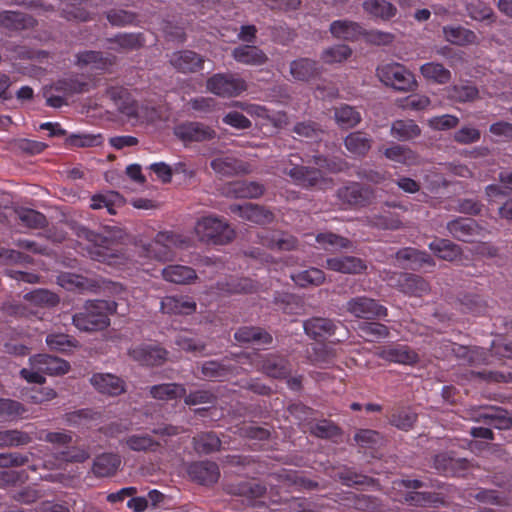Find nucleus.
<instances>
[{"label":"nucleus","instance_id":"obj_1","mask_svg":"<svg viewBox=\"0 0 512 512\" xmlns=\"http://www.w3.org/2000/svg\"><path fill=\"white\" fill-rule=\"evenodd\" d=\"M80 245H85L88 255L99 262H106L118 268L129 265V260L124 254H118L112 246L123 239L124 232L116 226H106L101 233H94L84 226L73 227Z\"/></svg>","mask_w":512,"mask_h":512},{"label":"nucleus","instance_id":"obj_2","mask_svg":"<svg viewBox=\"0 0 512 512\" xmlns=\"http://www.w3.org/2000/svg\"><path fill=\"white\" fill-rule=\"evenodd\" d=\"M186 244L187 240L182 235L171 231H161L150 243L137 245L139 256L134 260V264L144 266L151 260L160 262L172 260L175 256V249L182 248Z\"/></svg>","mask_w":512,"mask_h":512},{"label":"nucleus","instance_id":"obj_3","mask_svg":"<svg viewBox=\"0 0 512 512\" xmlns=\"http://www.w3.org/2000/svg\"><path fill=\"white\" fill-rule=\"evenodd\" d=\"M114 301L95 300L86 303L83 311L73 316V324L81 331L102 330L109 326V316L116 312Z\"/></svg>","mask_w":512,"mask_h":512},{"label":"nucleus","instance_id":"obj_4","mask_svg":"<svg viewBox=\"0 0 512 512\" xmlns=\"http://www.w3.org/2000/svg\"><path fill=\"white\" fill-rule=\"evenodd\" d=\"M69 368V363L61 358L39 354L30 358V368H23L20 374L30 383L42 384L45 381L44 375H63Z\"/></svg>","mask_w":512,"mask_h":512},{"label":"nucleus","instance_id":"obj_5","mask_svg":"<svg viewBox=\"0 0 512 512\" xmlns=\"http://www.w3.org/2000/svg\"><path fill=\"white\" fill-rule=\"evenodd\" d=\"M194 231L200 241L208 244L222 245L234 238V230L217 216L202 217L196 222Z\"/></svg>","mask_w":512,"mask_h":512},{"label":"nucleus","instance_id":"obj_6","mask_svg":"<svg viewBox=\"0 0 512 512\" xmlns=\"http://www.w3.org/2000/svg\"><path fill=\"white\" fill-rule=\"evenodd\" d=\"M379 80L399 91H413L417 87V81L412 72L399 63H387L377 68Z\"/></svg>","mask_w":512,"mask_h":512},{"label":"nucleus","instance_id":"obj_7","mask_svg":"<svg viewBox=\"0 0 512 512\" xmlns=\"http://www.w3.org/2000/svg\"><path fill=\"white\" fill-rule=\"evenodd\" d=\"M207 90L220 97H235L247 89L246 82L230 74H215L207 80Z\"/></svg>","mask_w":512,"mask_h":512},{"label":"nucleus","instance_id":"obj_8","mask_svg":"<svg viewBox=\"0 0 512 512\" xmlns=\"http://www.w3.org/2000/svg\"><path fill=\"white\" fill-rule=\"evenodd\" d=\"M346 310L354 317L361 319H375L387 315V309L384 306L365 296L350 299L346 303Z\"/></svg>","mask_w":512,"mask_h":512},{"label":"nucleus","instance_id":"obj_9","mask_svg":"<svg viewBox=\"0 0 512 512\" xmlns=\"http://www.w3.org/2000/svg\"><path fill=\"white\" fill-rule=\"evenodd\" d=\"M174 134L184 143L202 142L216 136L212 128L199 122L181 123L174 127Z\"/></svg>","mask_w":512,"mask_h":512},{"label":"nucleus","instance_id":"obj_10","mask_svg":"<svg viewBox=\"0 0 512 512\" xmlns=\"http://www.w3.org/2000/svg\"><path fill=\"white\" fill-rule=\"evenodd\" d=\"M91 385L102 394L120 395L125 391V382L111 373H95L90 378Z\"/></svg>","mask_w":512,"mask_h":512},{"label":"nucleus","instance_id":"obj_11","mask_svg":"<svg viewBox=\"0 0 512 512\" xmlns=\"http://www.w3.org/2000/svg\"><path fill=\"white\" fill-rule=\"evenodd\" d=\"M130 356L143 365H159L166 359L167 352L154 344H139L129 351Z\"/></svg>","mask_w":512,"mask_h":512},{"label":"nucleus","instance_id":"obj_12","mask_svg":"<svg viewBox=\"0 0 512 512\" xmlns=\"http://www.w3.org/2000/svg\"><path fill=\"white\" fill-rule=\"evenodd\" d=\"M284 173L288 174L297 185L302 187L323 188L327 184L318 169L309 170L303 166L295 165L290 170L284 169Z\"/></svg>","mask_w":512,"mask_h":512},{"label":"nucleus","instance_id":"obj_13","mask_svg":"<svg viewBox=\"0 0 512 512\" xmlns=\"http://www.w3.org/2000/svg\"><path fill=\"white\" fill-rule=\"evenodd\" d=\"M25 309L36 313L37 309L51 308L59 303V297L46 289H36L24 295Z\"/></svg>","mask_w":512,"mask_h":512},{"label":"nucleus","instance_id":"obj_14","mask_svg":"<svg viewBox=\"0 0 512 512\" xmlns=\"http://www.w3.org/2000/svg\"><path fill=\"white\" fill-rule=\"evenodd\" d=\"M376 354L383 360L398 364H413L418 360L416 352L400 344L380 348Z\"/></svg>","mask_w":512,"mask_h":512},{"label":"nucleus","instance_id":"obj_15","mask_svg":"<svg viewBox=\"0 0 512 512\" xmlns=\"http://www.w3.org/2000/svg\"><path fill=\"white\" fill-rule=\"evenodd\" d=\"M327 268L344 274H359L366 270L365 262L355 256H339L326 260Z\"/></svg>","mask_w":512,"mask_h":512},{"label":"nucleus","instance_id":"obj_16","mask_svg":"<svg viewBox=\"0 0 512 512\" xmlns=\"http://www.w3.org/2000/svg\"><path fill=\"white\" fill-rule=\"evenodd\" d=\"M196 310V303L188 296H166L161 301V311L170 315H189Z\"/></svg>","mask_w":512,"mask_h":512},{"label":"nucleus","instance_id":"obj_17","mask_svg":"<svg viewBox=\"0 0 512 512\" xmlns=\"http://www.w3.org/2000/svg\"><path fill=\"white\" fill-rule=\"evenodd\" d=\"M260 367L264 373L273 378H284L290 373V368L285 359L272 356L267 359H263L260 355H255V359L251 360V364Z\"/></svg>","mask_w":512,"mask_h":512},{"label":"nucleus","instance_id":"obj_18","mask_svg":"<svg viewBox=\"0 0 512 512\" xmlns=\"http://www.w3.org/2000/svg\"><path fill=\"white\" fill-rule=\"evenodd\" d=\"M231 212L238 213L245 220L256 224H267L273 220V214L263 207L247 203L244 205H232Z\"/></svg>","mask_w":512,"mask_h":512},{"label":"nucleus","instance_id":"obj_19","mask_svg":"<svg viewBox=\"0 0 512 512\" xmlns=\"http://www.w3.org/2000/svg\"><path fill=\"white\" fill-rule=\"evenodd\" d=\"M170 63L178 71L187 73L202 69L204 60L195 52L185 50L173 53L170 58Z\"/></svg>","mask_w":512,"mask_h":512},{"label":"nucleus","instance_id":"obj_20","mask_svg":"<svg viewBox=\"0 0 512 512\" xmlns=\"http://www.w3.org/2000/svg\"><path fill=\"white\" fill-rule=\"evenodd\" d=\"M329 30L333 37L346 41H356L364 33L359 23L346 19L333 21Z\"/></svg>","mask_w":512,"mask_h":512},{"label":"nucleus","instance_id":"obj_21","mask_svg":"<svg viewBox=\"0 0 512 512\" xmlns=\"http://www.w3.org/2000/svg\"><path fill=\"white\" fill-rule=\"evenodd\" d=\"M188 472L192 479L205 485L217 482L220 476L217 464L207 461L193 463Z\"/></svg>","mask_w":512,"mask_h":512},{"label":"nucleus","instance_id":"obj_22","mask_svg":"<svg viewBox=\"0 0 512 512\" xmlns=\"http://www.w3.org/2000/svg\"><path fill=\"white\" fill-rule=\"evenodd\" d=\"M120 110L123 115L135 118L141 122L156 123L163 119L161 110L149 105L138 106L131 103L120 108Z\"/></svg>","mask_w":512,"mask_h":512},{"label":"nucleus","instance_id":"obj_23","mask_svg":"<svg viewBox=\"0 0 512 512\" xmlns=\"http://www.w3.org/2000/svg\"><path fill=\"white\" fill-rule=\"evenodd\" d=\"M447 228L454 238L465 242L471 241L473 236L479 235L482 231L470 218L453 220L448 223Z\"/></svg>","mask_w":512,"mask_h":512},{"label":"nucleus","instance_id":"obj_24","mask_svg":"<svg viewBox=\"0 0 512 512\" xmlns=\"http://www.w3.org/2000/svg\"><path fill=\"white\" fill-rule=\"evenodd\" d=\"M264 192V187L257 182L234 181L228 183L224 193L235 198H257Z\"/></svg>","mask_w":512,"mask_h":512},{"label":"nucleus","instance_id":"obj_25","mask_svg":"<svg viewBox=\"0 0 512 512\" xmlns=\"http://www.w3.org/2000/svg\"><path fill=\"white\" fill-rule=\"evenodd\" d=\"M362 8L373 19L388 21L397 13V8L387 0H364Z\"/></svg>","mask_w":512,"mask_h":512},{"label":"nucleus","instance_id":"obj_26","mask_svg":"<svg viewBox=\"0 0 512 512\" xmlns=\"http://www.w3.org/2000/svg\"><path fill=\"white\" fill-rule=\"evenodd\" d=\"M235 61L251 66L262 65L267 61L266 54L254 45H241L232 51Z\"/></svg>","mask_w":512,"mask_h":512},{"label":"nucleus","instance_id":"obj_27","mask_svg":"<svg viewBox=\"0 0 512 512\" xmlns=\"http://www.w3.org/2000/svg\"><path fill=\"white\" fill-rule=\"evenodd\" d=\"M121 464L117 454L103 453L93 461L92 472L96 477H110L114 475Z\"/></svg>","mask_w":512,"mask_h":512},{"label":"nucleus","instance_id":"obj_28","mask_svg":"<svg viewBox=\"0 0 512 512\" xmlns=\"http://www.w3.org/2000/svg\"><path fill=\"white\" fill-rule=\"evenodd\" d=\"M306 334L315 340L327 338L334 334L335 324L326 318H311L303 323Z\"/></svg>","mask_w":512,"mask_h":512},{"label":"nucleus","instance_id":"obj_29","mask_svg":"<svg viewBox=\"0 0 512 512\" xmlns=\"http://www.w3.org/2000/svg\"><path fill=\"white\" fill-rule=\"evenodd\" d=\"M123 204L121 195L114 191L95 194L91 197L90 207L94 210L106 209L109 214H115L116 208Z\"/></svg>","mask_w":512,"mask_h":512},{"label":"nucleus","instance_id":"obj_30","mask_svg":"<svg viewBox=\"0 0 512 512\" xmlns=\"http://www.w3.org/2000/svg\"><path fill=\"white\" fill-rule=\"evenodd\" d=\"M164 280L175 284H187L196 278V272L184 265H168L162 269Z\"/></svg>","mask_w":512,"mask_h":512},{"label":"nucleus","instance_id":"obj_31","mask_svg":"<svg viewBox=\"0 0 512 512\" xmlns=\"http://www.w3.org/2000/svg\"><path fill=\"white\" fill-rule=\"evenodd\" d=\"M443 34L446 41L458 46H465L477 42L476 34L462 26H444Z\"/></svg>","mask_w":512,"mask_h":512},{"label":"nucleus","instance_id":"obj_32","mask_svg":"<svg viewBox=\"0 0 512 512\" xmlns=\"http://www.w3.org/2000/svg\"><path fill=\"white\" fill-rule=\"evenodd\" d=\"M235 107L245 110L250 116L267 119L276 127H282L286 124V115L283 113L270 114L265 107L255 104H245L242 102H234Z\"/></svg>","mask_w":512,"mask_h":512},{"label":"nucleus","instance_id":"obj_33","mask_svg":"<svg viewBox=\"0 0 512 512\" xmlns=\"http://www.w3.org/2000/svg\"><path fill=\"white\" fill-rule=\"evenodd\" d=\"M421 75L427 80L436 84H446L451 79V72L442 64L428 62L420 67Z\"/></svg>","mask_w":512,"mask_h":512},{"label":"nucleus","instance_id":"obj_34","mask_svg":"<svg viewBox=\"0 0 512 512\" xmlns=\"http://www.w3.org/2000/svg\"><path fill=\"white\" fill-rule=\"evenodd\" d=\"M290 73L296 80L307 81L319 73V68L315 61L302 58L291 63Z\"/></svg>","mask_w":512,"mask_h":512},{"label":"nucleus","instance_id":"obj_35","mask_svg":"<svg viewBox=\"0 0 512 512\" xmlns=\"http://www.w3.org/2000/svg\"><path fill=\"white\" fill-rule=\"evenodd\" d=\"M421 130L413 120H396L391 126V135L399 141H408L420 135Z\"/></svg>","mask_w":512,"mask_h":512},{"label":"nucleus","instance_id":"obj_36","mask_svg":"<svg viewBox=\"0 0 512 512\" xmlns=\"http://www.w3.org/2000/svg\"><path fill=\"white\" fill-rule=\"evenodd\" d=\"M150 394L158 400H173L183 397L186 394V389L181 384L165 383L152 386Z\"/></svg>","mask_w":512,"mask_h":512},{"label":"nucleus","instance_id":"obj_37","mask_svg":"<svg viewBox=\"0 0 512 512\" xmlns=\"http://www.w3.org/2000/svg\"><path fill=\"white\" fill-rule=\"evenodd\" d=\"M429 248L437 257L446 261H454L461 254L459 246L446 239L434 240Z\"/></svg>","mask_w":512,"mask_h":512},{"label":"nucleus","instance_id":"obj_38","mask_svg":"<svg viewBox=\"0 0 512 512\" xmlns=\"http://www.w3.org/2000/svg\"><path fill=\"white\" fill-rule=\"evenodd\" d=\"M400 289L410 295L421 296L429 289L428 284L419 276L401 274L398 280Z\"/></svg>","mask_w":512,"mask_h":512},{"label":"nucleus","instance_id":"obj_39","mask_svg":"<svg viewBox=\"0 0 512 512\" xmlns=\"http://www.w3.org/2000/svg\"><path fill=\"white\" fill-rule=\"evenodd\" d=\"M345 147L353 155H365L371 147V139L362 132L350 133L345 138Z\"/></svg>","mask_w":512,"mask_h":512},{"label":"nucleus","instance_id":"obj_40","mask_svg":"<svg viewBox=\"0 0 512 512\" xmlns=\"http://www.w3.org/2000/svg\"><path fill=\"white\" fill-rule=\"evenodd\" d=\"M235 339L239 342H253L255 344L270 343L271 336L260 328L242 327L235 333Z\"/></svg>","mask_w":512,"mask_h":512},{"label":"nucleus","instance_id":"obj_41","mask_svg":"<svg viewBox=\"0 0 512 512\" xmlns=\"http://www.w3.org/2000/svg\"><path fill=\"white\" fill-rule=\"evenodd\" d=\"M262 244L271 249L289 251L296 247V239L285 233H273L261 237Z\"/></svg>","mask_w":512,"mask_h":512},{"label":"nucleus","instance_id":"obj_42","mask_svg":"<svg viewBox=\"0 0 512 512\" xmlns=\"http://www.w3.org/2000/svg\"><path fill=\"white\" fill-rule=\"evenodd\" d=\"M212 169L221 175H233L239 172H245L246 169L235 158L231 156H221L211 162Z\"/></svg>","mask_w":512,"mask_h":512},{"label":"nucleus","instance_id":"obj_43","mask_svg":"<svg viewBox=\"0 0 512 512\" xmlns=\"http://www.w3.org/2000/svg\"><path fill=\"white\" fill-rule=\"evenodd\" d=\"M352 55V49L345 44L328 47L321 53V60L326 64H337L346 61Z\"/></svg>","mask_w":512,"mask_h":512},{"label":"nucleus","instance_id":"obj_44","mask_svg":"<svg viewBox=\"0 0 512 512\" xmlns=\"http://www.w3.org/2000/svg\"><path fill=\"white\" fill-rule=\"evenodd\" d=\"M384 155L387 159L396 163L405 165H412L416 163L417 157L414 152L408 147L402 145H393L384 150Z\"/></svg>","mask_w":512,"mask_h":512},{"label":"nucleus","instance_id":"obj_45","mask_svg":"<svg viewBox=\"0 0 512 512\" xmlns=\"http://www.w3.org/2000/svg\"><path fill=\"white\" fill-rule=\"evenodd\" d=\"M89 457L90 454L86 449L73 447L56 455L55 461L57 463L49 464L48 461H45L44 465L47 468L61 467L62 462H84Z\"/></svg>","mask_w":512,"mask_h":512},{"label":"nucleus","instance_id":"obj_46","mask_svg":"<svg viewBox=\"0 0 512 512\" xmlns=\"http://www.w3.org/2000/svg\"><path fill=\"white\" fill-rule=\"evenodd\" d=\"M481 417L487 420L488 424L496 429H509L512 425L510 414L501 409L490 408L481 414Z\"/></svg>","mask_w":512,"mask_h":512},{"label":"nucleus","instance_id":"obj_47","mask_svg":"<svg viewBox=\"0 0 512 512\" xmlns=\"http://www.w3.org/2000/svg\"><path fill=\"white\" fill-rule=\"evenodd\" d=\"M33 25L31 18L24 17L19 12L3 11L0 12V26L8 29H25Z\"/></svg>","mask_w":512,"mask_h":512},{"label":"nucleus","instance_id":"obj_48","mask_svg":"<svg viewBox=\"0 0 512 512\" xmlns=\"http://www.w3.org/2000/svg\"><path fill=\"white\" fill-rule=\"evenodd\" d=\"M360 336L366 341L373 342L389 336V329L376 322H364L358 327Z\"/></svg>","mask_w":512,"mask_h":512},{"label":"nucleus","instance_id":"obj_49","mask_svg":"<svg viewBox=\"0 0 512 512\" xmlns=\"http://www.w3.org/2000/svg\"><path fill=\"white\" fill-rule=\"evenodd\" d=\"M291 279L301 287H307L309 285H320L325 280V275L322 270L317 268H310L291 275Z\"/></svg>","mask_w":512,"mask_h":512},{"label":"nucleus","instance_id":"obj_50","mask_svg":"<svg viewBox=\"0 0 512 512\" xmlns=\"http://www.w3.org/2000/svg\"><path fill=\"white\" fill-rule=\"evenodd\" d=\"M15 213L20 222L29 228H42L46 224V217L33 209L17 208Z\"/></svg>","mask_w":512,"mask_h":512},{"label":"nucleus","instance_id":"obj_51","mask_svg":"<svg viewBox=\"0 0 512 512\" xmlns=\"http://www.w3.org/2000/svg\"><path fill=\"white\" fill-rule=\"evenodd\" d=\"M335 120L341 127L351 128L360 122L361 116L353 107L342 105L335 109Z\"/></svg>","mask_w":512,"mask_h":512},{"label":"nucleus","instance_id":"obj_52","mask_svg":"<svg viewBox=\"0 0 512 512\" xmlns=\"http://www.w3.org/2000/svg\"><path fill=\"white\" fill-rule=\"evenodd\" d=\"M338 197L343 203L361 205L365 202L364 191L357 183H352L338 190Z\"/></svg>","mask_w":512,"mask_h":512},{"label":"nucleus","instance_id":"obj_53","mask_svg":"<svg viewBox=\"0 0 512 512\" xmlns=\"http://www.w3.org/2000/svg\"><path fill=\"white\" fill-rule=\"evenodd\" d=\"M46 343L50 349L60 352H67L78 346L75 339L63 333L49 334L46 337Z\"/></svg>","mask_w":512,"mask_h":512},{"label":"nucleus","instance_id":"obj_54","mask_svg":"<svg viewBox=\"0 0 512 512\" xmlns=\"http://www.w3.org/2000/svg\"><path fill=\"white\" fill-rule=\"evenodd\" d=\"M316 241L326 250L347 249L351 246L348 239L333 233H320L317 235Z\"/></svg>","mask_w":512,"mask_h":512},{"label":"nucleus","instance_id":"obj_55","mask_svg":"<svg viewBox=\"0 0 512 512\" xmlns=\"http://www.w3.org/2000/svg\"><path fill=\"white\" fill-rule=\"evenodd\" d=\"M221 441L213 433H205L194 439L195 450L199 453H210L220 448Z\"/></svg>","mask_w":512,"mask_h":512},{"label":"nucleus","instance_id":"obj_56","mask_svg":"<svg viewBox=\"0 0 512 512\" xmlns=\"http://www.w3.org/2000/svg\"><path fill=\"white\" fill-rule=\"evenodd\" d=\"M31 438L27 433L18 430L0 431V447L19 446L29 443Z\"/></svg>","mask_w":512,"mask_h":512},{"label":"nucleus","instance_id":"obj_57","mask_svg":"<svg viewBox=\"0 0 512 512\" xmlns=\"http://www.w3.org/2000/svg\"><path fill=\"white\" fill-rule=\"evenodd\" d=\"M449 96L458 102H470L478 97V89L473 85H455L449 89Z\"/></svg>","mask_w":512,"mask_h":512},{"label":"nucleus","instance_id":"obj_58","mask_svg":"<svg viewBox=\"0 0 512 512\" xmlns=\"http://www.w3.org/2000/svg\"><path fill=\"white\" fill-rule=\"evenodd\" d=\"M23 406L14 400L0 399V421L11 420L24 413Z\"/></svg>","mask_w":512,"mask_h":512},{"label":"nucleus","instance_id":"obj_59","mask_svg":"<svg viewBox=\"0 0 512 512\" xmlns=\"http://www.w3.org/2000/svg\"><path fill=\"white\" fill-rule=\"evenodd\" d=\"M398 259L408 260L415 265H434L433 260L426 252H421L413 248H404L397 253Z\"/></svg>","mask_w":512,"mask_h":512},{"label":"nucleus","instance_id":"obj_60","mask_svg":"<svg viewBox=\"0 0 512 512\" xmlns=\"http://www.w3.org/2000/svg\"><path fill=\"white\" fill-rule=\"evenodd\" d=\"M125 444L133 451H147L158 445L149 435H131L125 439Z\"/></svg>","mask_w":512,"mask_h":512},{"label":"nucleus","instance_id":"obj_61","mask_svg":"<svg viewBox=\"0 0 512 512\" xmlns=\"http://www.w3.org/2000/svg\"><path fill=\"white\" fill-rule=\"evenodd\" d=\"M78 64L90 65L92 68L105 69L108 66V60L103 58L100 52L85 51L77 55Z\"/></svg>","mask_w":512,"mask_h":512},{"label":"nucleus","instance_id":"obj_62","mask_svg":"<svg viewBox=\"0 0 512 512\" xmlns=\"http://www.w3.org/2000/svg\"><path fill=\"white\" fill-rule=\"evenodd\" d=\"M142 41L136 34H119L111 40V49H134L141 46Z\"/></svg>","mask_w":512,"mask_h":512},{"label":"nucleus","instance_id":"obj_63","mask_svg":"<svg viewBox=\"0 0 512 512\" xmlns=\"http://www.w3.org/2000/svg\"><path fill=\"white\" fill-rule=\"evenodd\" d=\"M459 123V119L456 116L445 114L441 116H435L428 120V125L433 130L444 131L455 128Z\"/></svg>","mask_w":512,"mask_h":512},{"label":"nucleus","instance_id":"obj_64","mask_svg":"<svg viewBox=\"0 0 512 512\" xmlns=\"http://www.w3.org/2000/svg\"><path fill=\"white\" fill-rule=\"evenodd\" d=\"M362 37L367 43L373 45H388L391 44L394 40V35L389 32H384L380 30H364Z\"/></svg>","mask_w":512,"mask_h":512}]
</instances>
